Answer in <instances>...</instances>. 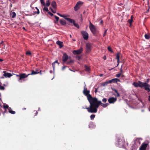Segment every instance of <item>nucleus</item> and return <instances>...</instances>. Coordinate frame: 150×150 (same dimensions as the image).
<instances>
[{
	"instance_id": "1",
	"label": "nucleus",
	"mask_w": 150,
	"mask_h": 150,
	"mask_svg": "<svg viewBox=\"0 0 150 150\" xmlns=\"http://www.w3.org/2000/svg\"><path fill=\"white\" fill-rule=\"evenodd\" d=\"M90 91L89 90H87V88L86 87V86L85 85V86L84 87V89L83 91V94L86 96L87 99L89 101L90 105L89 107H96L98 105H96L95 104V103H97V98H93L92 96L90 94Z\"/></svg>"
},
{
	"instance_id": "2",
	"label": "nucleus",
	"mask_w": 150,
	"mask_h": 150,
	"mask_svg": "<svg viewBox=\"0 0 150 150\" xmlns=\"http://www.w3.org/2000/svg\"><path fill=\"white\" fill-rule=\"evenodd\" d=\"M97 101L98 102H97V103H95V104H96V105H98L97 106H96L94 107H91H91H86L85 108L86 109L88 112H89L91 113H96L97 112V109L98 108L100 105H101V106L104 108H106L109 105L108 103H107L105 104L102 103L101 101L98 100Z\"/></svg>"
},
{
	"instance_id": "3",
	"label": "nucleus",
	"mask_w": 150,
	"mask_h": 150,
	"mask_svg": "<svg viewBox=\"0 0 150 150\" xmlns=\"http://www.w3.org/2000/svg\"><path fill=\"white\" fill-rule=\"evenodd\" d=\"M133 85L136 87H139L141 88H144V89L147 92H150V86L146 82H142L139 81L137 82H134L133 83Z\"/></svg>"
},
{
	"instance_id": "4",
	"label": "nucleus",
	"mask_w": 150,
	"mask_h": 150,
	"mask_svg": "<svg viewBox=\"0 0 150 150\" xmlns=\"http://www.w3.org/2000/svg\"><path fill=\"white\" fill-rule=\"evenodd\" d=\"M16 75L17 77H19L18 81L20 82H22L21 81V80L28 76V75H26V74L25 73H22L19 75L16 74Z\"/></svg>"
},
{
	"instance_id": "5",
	"label": "nucleus",
	"mask_w": 150,
	"mask_h": 150,
	"mask_svg": "<svg viewBox=\"0 0 150 150\" xmlns=\"http://www.w3.org/2000/svg\"><path fill=\"white\" fill-rule=\"evenodd\" d=\"M90 29L92 33L95 35L96 34L98 31L95 26L91 23V22H90Z\"/></svg>"
},
{
	"instance_id": "6",
	"label": "nucleus",
	"mask_w": 150,
	"mask_h": 150,
	"mask_svg": "<svg viewBox=\"0 0 150 150\" xmlns=\"http://www.w3.org/2000/svg\"><path fill=\"white\" fill-rule=\"evenodd\" d=\"M92 48V45L90 43H86V51L87 53L90 52Z\"/></svg>"
},
{
	"instance_id": "7",
	"label": "nucleus",
	"mask_w": 150,
	"mask_h": 150,
	"mask_svg": "<svg viewBox=\"0 0 150 150\" xmlns=\"http://www.w3.org/2000/svg\"><path fill=\"white\" fill-rule=\"evenodd\" d=\"M83 2L82 1H79L78 2L76 6L74 7V9L75 11H77L80 8L81 5H82L83 4Z\"/></svg>"
},
{
	"instance_id": "8",
	"label": "nucleus",
	"mask_w": 150,
	"mask_h": 150,
	"mask_svg": "<svg viewBox=\"0 0 150 150\" xmlns=\"http://www.w3.org/2000/svg\"><path fill=\"white\" fill-rule=\"evenodd\" d=\"M81 33L83 39L85 40H87L88 37V33L84 31H81Z\"/></svg>"
},
{
	"instance_id": "9",
	"label": "nucleus",
	"mask_w": 150,
	"mask_h": 150,
	"mask_svg": "<svg viewBox=\"0 0 150 150\" xmlns=\"http://www.w3.org/2000/svg\"><path fill=\"white\" fill-rule=\"evenodd\" d=\"M83 51V49L81 47L80 49L77 50H74L73 51V53L74 54H79L81 53Z\"/></svg>"
},
{
	"instance_id": "10",
	"label": "nucleus",
	"mask_w": 150,
	"mask_h": 150,
	"mask_svg": "<svg viewBox=\"0 0 150 150\" xmlns=\"http://www.w3.org/2000/svg\"><path fill=\"white\" fill-rule=\"evenodd\" d=\"M117 100L116 98L113 97L110 98L108 100V101L109 103H114Z\"/></svg>"
},
{
	"instance_id": "11",
	"label": "nucleus",
	"mask_w": 150,
	"mask_h": 150,
	"mask_svg": "<svg viewBox=\"0 0 150 150\" xmlns=\"http://www.w3.org/2000/svg\"><path fill=\"white\" fill-rule=\"evenodd\" d=\"M40 1L41 4L44 6H45L47 7H48L50 5V3L49 2V0L47 1L46 4H45L44 0H40Z\"/></svg>"
},
{
	"instance_id": "12",
	"label": "nucleus",
	"mask_w": 150,
	"mask_h": 150,
	"mask_svg": "<svg viewBox=\"0 0 150 150\" xmlns=\"http://www.w3.org/2000/svg\"><path fill=\"white\" fill-rule=\"evenodd\" d=\"M68 59V55L66 53L64 54L62 57V59L63 63L67 62Z\"/></svg>"
},
{
	"instance_id": "13",
	"label": "nucleus",
	"mask_w": 150,
	"mask_h": 150,
	"mask_svg": "<svg viewBox=\"0 0 150 150\" xmlns=\"http://www.w3.org/2000/svg\"><path fill=\"white\" fill-rule=\"evenodd\" d=\"M147 145V144L143 143L139 148L140 150H146Z\"/></svg>"
},
{
	"instance_id": "14",
	"label": "nucleus",
	"mask_w": 150,
	"mask_h": 150,
	"mask_svg": "<svg viewBox=\"0 0 150 150\" xmlns=\"http://www.w3.org/2000/svg\"><path fill=\"white\" fill-rule=\"evenodd\" d=\"M120 80L117 78H115L109 80V82L110 83H117V82H120Z\"/></svg>"
},
{
	"instance_id": "15",
	"label": "nucleus",
	"mask_w": 150,
	"mask_h": 150,
	"mask_svg": "<svg viewBox=\"0 0 150 150\" xmlns=\"http://www.w3.org/2000/svg\"><path fill=\"white\" fill-rule=\"evenodd\" d=\"M51 6L54 9H56L57 5L55 1H52L51 3Z\"/></svg>"
},
{
	"instance_id": "16",
	"label": "nucleus",
	"mask_w": 150,
	"mask_h": 150,
	"mask_svg": "<svg viewBox=\"0 0 150 150\" xmlns=\"http://www.w3.org/2000/svg\"><path fill=\"white\" fill-rule=\"evenodd\" d=\"M4 76L6 77H10L12 76V75L10 73H6V71H4Z\"/></svg>"
},
{
	"instance_id": "17",
	"label": "nucleus",
	"mask_w": 150,
	"mask_h": 150,
	"mask_svg": "<svg viewBox=\"0 0 150 150\" xmlns=\"http://www.w3.org/2000/svg\"><path fill=\"white\" fill-rule=\"evenodd\" d=\"M120 53L118 52L117 53L116 55V59L117 60V62L118 63V64L117 66L115 67H116L118 66L120 62Z\"/></svg>"
},
{
	"instance_id": "18",
	"label": "nucleus",
	"mask_w": 150,
	"mask_h": 150,
	"mask_svg": "<svg viewBox=\"0 0 150 150\" xmlns=\"http://www.w3.org/2000/svg\"><path fill=\"white\" fill-rule=\"evenodd\" d=\"M56 43L60 46V48H61L63 46V42L60 41L58 40L56 42Z\"/></svg>"
},
{
	"instance_id": "19",
	"label": "nucleus",
	"mask_w": 150,
	"mask_h": 150,
	"mask_svg": "<svg viewBox=\"0 0 150 150\" xmlns=\"http://www.w3.org/2000/svg\"><path fill=\"white\" fill-rule=\"evenodd\" d=\"M39 73V72L35 71L34 70H32L31 73L30 74H29L26 75H28V76L30 75H35Z\"/></svg>"
},
{
	"instance_id": "20",
	"label": "nucleus",
	"mask_w": 150,
	"mask_h": 150,
	"mask_svg": "<svg viewBox=\"0 0 150 150\" xmlns=\"http://www.w3.org/2000/svg\"><path fill=\"white\" fill-rule=\"evenodd\" d=\"M65 19L71 23H73L75 21L74 20H73L69 18H65Z\"/></svg>"
},
{
	"instance_id": "21",
	"label": "nucleus",
	"mask_w": 150,
	"mask_h": 150,
	"mask_svg": "<svg viewBox=\"0 0 150 150\" xmlns=\"http://www.w3.org/2000/svg\"><path fill=\"white\" fill-rule=\"evenodd\" d=\"M112 90L114 91L115 92V93L116 94H115L114 95L116 97H119L120 96V94L118 93L117 90L115 89H112Z\"/></svg>"
},
{
	"instance_id": "22",
	"label": "nucleus",
	"mask_w": 150,
	"mask_h": 150,
	"mask_svg": "<svg viewBox=\"0 0 150 150\" xmlns=\"http://www.w3.org/2000/svg\"><path fill=\"white\" fill-rule=\"evenodd\" d=\"M8 112L11 114H14L16 113V112L14 111H13L10 107L8 108Z\"/></svg>"
},
{
	"instance_id": "23",
	"label": "nucleus",
	"mask_w": 150,
	"mask_h": 150,
	"mask_svg": "<svg viewBox=\"0 0 150 150\" xmlns=\"http://www.w3.org/2000/svg\"><path fill=\"white\" fill-rule=\"evenodd\" d=\"M10 16L12 18H14L16 17V14L15 12H12L10 13Z\"/></svg>"
},
{
	"instance_id": "24",
	"label": "nucleus",
	"mask_w": 150,
	"mask_h": 150,
	"mask_svg": "<svg viewBox=\"0 0 150 150\" xmlns=\"http://www.w3.org/2000/svg\"><path fill=\"white\" fill-rule=\"evenodd\" d=\"M109 83H110L109 82V81H108L102 83L101 85L103 86H105L107 85Z\"/></svg>"
},
{
	"instance_id": "25",
	"label": "nucleus",
	"mask_w": 150,
	"mask_h": 150,
	"mask_svg": "<svg viewBox=\"0 0 150 150\" xmlns=\"http://www.w3.org/2000/svg\"><path fill=\"white\" fill-rule=\"evenodd\" d=\"M60 22L61 24L62 25H64L66 24V22L64 20H60Z\"/></svg>"
},
{
	"instance_id": "26",
	"label": "nucleus",
	"mask_w": 150,
	"mask_h": 150,
	"mask_svg": "<svg viewBox=\"0 0 150 150\" xmlns=\"http://www.w3.org/2000/svg\"><path fill=\"white\" fill-rule=\"evenodd\" d=\"M144 37L147 40H149L150 39V36L149 35L145 34Z\"/></svg>"
},
{
	"instance_id": "27",
	"label": "nucleus",
	"mask_w": 150,
	"mask_h": 150,
	"mask_svg": "<svg viewBox=\"0 0 150 150\" xmlns=\"http://www.w3.org/2000/svg\"><path fill=\"white\" fill-rule=\"evenodd\" d=\"M133 21V20L132 19H129L128 20V22L129 24V27L131 26Z\"/></svg>"
},
{
	"instance_id": "28",
	"label": "nucleus",
	"mask_w": 150,
	"mask_h": 150,
	"mask_svg": "<svg viewBox=\"0 0 150 150\" xmlns=\"http://www.w3.org/2000/svg\"><path fill=\"white\" fill-rule=\"evenodd\" d=\"M85 70L87 71H88L90 70V68L88 67V66L85 65Z\"/></svg>"
},
{
	"instance_id": "29",
	"label": "nucleus",
	"mask_w": 150,
	"mask_h": 150,
	"mask_svg": "<svg viewBox=\"0 0 150 150\" xmlns=\"http://www.w3.org/2000/svg\"><path fill=\"white\" fill-rule=\"evenodd\" d=\"M54 17L56 19V21H54L55 23H56L58 22L59 20V17L56 16H54Z\"/></svg>"
},
{
	"instance_id": "30",
	"label": "nucleus",
	"mask_w": 150,
	"mask_h": 150,
	"mask_svg": "<svg viewBox=\"0 0 150 150\" xmlns=\"http://www.w3.org/2000/svg\"><path fill=\"white\" fill-rule=\"evenodd\" d=\"M73 25L75 26L77 28H79V25L78 24L75 23V21L73 23Z\"/></svg>"
},
{
	"instance_id": "31",
	"label": "nucleus",
	"mask_w": 150,
	"mask_h": 150,
	"mask_svg": "<svg viewBox=\"0 0 150 150\" xmlns=\"http://www.w3.org/2000/svg\"><path fill=\"white\" fill-rule=\"evenodd\" d=\"M95 115L92 114L90 116V118L91 120H93L94 118H95Z\"/></svg>"
},
{
	"instance_id": "32",
	"label": "nucleus",
	"mask_w": 150,
	"mask_h": 150,
	"mask_svg": "<svg viewBox=\"0 0 150 150\" xmlns=\"http://www.w3.org/2000/svg\"><path fill=\"white\" fill-rule=\"evenodd\" d=\"M108 50L109 51L112 52H113V51L112 50L111 48L109 46L108 47Z\"/></svg>"
},
{
	"instance_id": "33",
	"label": "nucleus",
	"mask_w": 150,
	"mask_h": 150,
	"mask_svg": "<svg viewBox=\"0 0 150 150\" xmlns=\"http://www.w3.org/2000/svg\"><path fill=\"white\" fill-rule=\"evenodd\" d=\"M43 11H48V9L47 7H45L43 9Z\"/></svg>"
},
{
	"instance_id": "34",
	"label": "nucleus",
	"mask_w": 150,
	"mask_h": 150,
	"mask_svg": "<svg viewBox=\"0 0 150 150\" xmlns=\"http://www.w3.org/2000/svg\"><path fill=\"white\" fill-rule=\"evenodd\" d=\"M107 101V99L106 98H103L102 100V101L104 103H105Z\"/></svg>"
},
{
	"instance_id": "35",
	"label": "nucleus",
	"mask_w": 150,
	"mask_h": 150,
	"mask_svg": "<svg viewBox=\"0 0 150 150\" xmlns=\"http://www.w3.org/2000/svg\"><path fill=\"white\" fill-rule=\"evenodd\" d=\"M76 58L78 60H80L81 58V56H76Z\"/></svg>"
},
{
	"instance_id": "36",
	"label": "nucleus",
	"mask_w": 150,
	"mask_h": 150,
	"mask_svg": "<svg viewBox=\"0 0 150 150\" xmlns=\"http://www.w3.org/2000/svg\"><path fill=\"white\" fill-rule=\"evenodd\" d=\"M57 14L59 16L61 17H63V18H65V16L63 15H62L59 13H57Z\"/></svg>"
},
{
	"instance_id": "37",
	"label": "nucleus",
	"mask_w": 150,
	"mask_h": 150,
	"mask_svg": "<svg viewBox=\"0 0 150 150\" xmlns=\"http://www.w3.org/2000/svg\"><path fill=\"white\" fill-rule=\"evenodd\" d=\"M26 55H31V52L30 51H27L26 52Z\"/></svg>"
},
{
	"instance_id": "38",
	"label": "nucleus",
	"mask_w": 150,
	"mask_h": 150,
	"mask_svg": "<svg viewBox=\"0 0 150 150\" xmlns=\"http://www.w3.org/2000/svg\"><path fill=\"white\" fill-rule=\"evenodd\" d=\"M73 61L72 60H71L69 61H68L67 63V64H69L71 63H73Z\"/></svg>"
},
{
	"instance_id": "39",
	"label": "nucleus",
	"mask_w": 150,
	"mask_h": 150,
	"mask_svg": "<svg viewBox=\"0 0 150 150\" xmlns=\"http://www.w3.org/2000/svg\"><path fill=\"white\" fill-rule=\"evenodd\" d=\"M121 73H119L117 74H116V76L117 77L119 78L121 76Z\"/></svg>"
},
{
	"instance_id": "40",
	"label": "nucleus",
	"mask_w": 150,
	"mask_h": 150,
	"mask_svg": "<svg viewBox=\"0 0 150 150\" xmlns=\"http://www.w3.org/2000/svg\"><path fill=\"white\" fill-rule=\"evenodd\" d=\"M50 8L51 9V11H52V12L54 13H55L56 12V10L54 9V10H53L52 8Z\"/></svg>"
},
{
	"instance_id": "41",
	"label": "nucleus",
	"mask_w": 150,
	"mask_h": 150,
	"mask_svg": "<svg viewBox=\"0 0 150 150\" xmlns=\"http://www.w3.org/2000/svg\"><path fill=\"white\" fill-rule=\"evenodd\" d=\"M107 31V29H106L105 30V31L103 35V37H105V36L106 34Z\"/></svg>"
},
{
	"instance_id": "42",
	"label": "nucleus",
	"mask_w": 150,
	"mask_h": 150,
	"mask_svg": "<svg viewBox=\"0 0 150 150\" xmlns=\"http://www.w3.org/2000/svg\"><path fill=\"white\" fill-rule=\"evenodd\" d=\"M4 108L5 109H8V105H4Z\"/></svg>"
},
{
	"instance_id": "43",
	"label": "nucleus",
	"mask_w": 150,
	"mask_h": 150,
	"mask_svg": "<svg viewBox=\"0 0 150 150\" xmlns=\"http://www.w3.org/2000/svg\"><path fill=\"white\" fill-rule=\"evenodd\" d=\"M47 13L48 14L50 15L51 16H52L54 15V14L50 11H48Z\"/></svg>"
},
{
	"instance_id": "44",
	"label": "nucleus",
	"mask_w": 150,
	"mask_h": 150,
	"mask_svg": "<svg viewBox=\"0 0 150 150\" xmlns=\"http://www.w3.org/2000/svg\"><path fill=\"white\" fill-rule=\"evenodd\" d=\"M5 89V88L3 86H0V90H4Z\"/></svg>"
},
{
	"instance_id": "45",
	"label": "nucleus",
	"mask_w": 150,
	"mask_h": 150,
	"mask_svg": "<svg viewBox=\"0 0 150 150\" xmlns=\"http://www.w3.org/2000/svg\"><path fill=\"white\" fill-rule=\"evenodd\" d=\"M122 65L121 66V68L120 69V73H121V74H122V73L123 72V71H122Z\"/></svg>"
},
{
	"instance_id": "46",
	"label": "nucleus",
	"mask_w": 150,
	"mask_h": 150,
	"mask_svg": "<svg viewBox=\"0 0 150 150\" xmlns=\"http://www.w3.org/2000/svg\"><path fill=\"white\" fill-rule=\"evenodd\" d=\"M35 8L37 10V13L38 14L40 13V12H39V9L37 8V7H36Z\"/></svg>"
},
{
	"instance_id": "47",
	"label": "nucleus",
	"mask_w": 150,
	"mask_h": 150,
	"mask_svg": "<svg viewBox=\"0 0 150 150\" xmlns=\"http://www.w3.org/2000/svg\"><path fill=\"white\" fill-rule=\"evenodd\" d=\"M55 63L54 62L52 63V66L53 67V69H54V68L55 67Z\"/></svg>"
},
{
	"instance_id": "48",
	"label": "nucleus",
	"mask_w": 150,
	"mask_h": 150,
	"mask_svg": "<svg viewBox=\"0 0 150 150\" xmlns=\"http://www.w3.org/2000/svg\"><path fill=\"white\" fill-rule=\"evenodd\" d=\"M66 66H64L62 67V70H63L66 67Z\"/></svg>"
},
{
	"instance_id": "49",
	"label": "nucleus",
	"mask_w": 150,
	"mask_h": 150,
	"mask_svg": "<svg viewBox=\"0 0 150 150\" xmlns=\"http://www.w3.org/2000/svg\"><path fill=\"white\" fill-rule=\"evenodd\" d=\"M54 62L56 63H58V64H59V63L58 62V61L57 60H56V61H55Z\"/></svg>"
},
{
	"instance_id": "50",
	"label": "nucleus",
	"mask_w": 150,
	"mask_h": 150,
	"mask_svg": "<svg viewBox=\"0 0 150 150\" xmlns=\"http://www.w3.org/2000/svg\"><path fill=\"white\" fill-rule=\"evenodd\" d=\"M103 23V21L102 20H101L100 22V24H102Z\"/></svg>"
},
{
	"instance_id": "51",
	"label": "nucleus",
	"mask_w": 150,
	"mask_h": 150,
	"mask_svg": "<svg viewBox=\"0 0 150 150\" xmlns=\"http://www.w3.org/2000/svg\"><path fill=\"white\" fill-rule=\"evenodd\" d=\"M138 139H142L141 138H137L136 139L135 141H137Z\"/></svg>"
},
{
	"instance_id": "52",
	"label": "nucleus",
	"mask_w": 150,
	"mask_h": 150,
	"mask_svg": "<svg viewBox=\"0 0 150 150\" xmlns=\"http://www.w3.org/2000/svg\"><path fill=\"white\" fill-rule=\"evenodd\" d=\"M3 59L0 58V62H2L3 61Z\"/></svg>"
},
{
	"instance_id": "53",
	"label": "nucleus",
	"mask_w": 150,
	"mask_h": 150,
	"mask_svg": "<svg viewBox=\"0 0 150 150\" xmlns=\"http://www.w3.org/2000/svg\"><path fill=\"white\" fill-rule=\"evenodd\" d=\"M97 88H95V93H97Z\"/></svg>"
},
{
	"instance_id": "54",
	"label": "nucleus",
	"mask_w": 150,
	"mask_h": 150,
	"mask_svg": "<svg viewBox=\"0 0 150 150\" xmlns=\"http://www.w3.org/2000/svg\"><path fill=\"white\" fill-rule=\"evenodd\" d=\"M148 100L149 101H150V96H149Z\"/></svg>"
},
{
	"instance_id": "55",
	"label": "nucleus",
	"mask_w": 150,
	"mask_h": 150,
	"mask_svg": "<svg viewBox=\"0 0 150 150\" xmlns=\"http://www.w3.org/2000/svg\"><path fill=\"white\" fill-rule=\"evenodd\" d=\"M133 16H131V19H133Z\"/></svg>"
},
{
	"instance_id": "56",
	"label": "nucleus",
	"mask_w": 150,
	"mask_h": 150,
	"mask_svg": "<svg viewBox=\"0 0 150 150\" xmlns=\"http://www.w3.org/2000/svg\"><path fill=\"white\" fill-rule=\"evenodd\" d=\"M121 76H122V77H124V75L123 74H121Z\"/></svg>"
},
{
	"instance_id": "57",
	"label": "nucleus",
	"mask_w": 150,
	"mask_h": 150,
	"mask_svg": "<svg viewBox=\"0 0 150 150\" xmlns=\"http://www.w3.org/2000/svg\"><path fill=\"white\" fill-rule=\"evenodd\" d=\"M103 74H100V76H103Z\"/></svg>"
},
{
	"instance_id": "58",
	"label": "nucleus",
	"mask_w": 150,
	"mask_h": 150,
	"mask_svg": "<svg viewBox=\"0 0 150 150\" xmlns=\"http://www.w3.org/2000/svg\"><path fill=\"white\" fill-rule=\"evenodd\" d=\"M6 112V109H5V111L4 112V113Z\"/></svg>"
},
{
	"instance_id": "59",
	"label": "nucleus",
	"mask_w": 150,
	"mask_h": 150,
	"mask_svg": "<svg viewBox=\"0 0 150 150\" xmlns=\"http://www.w3.org/2000/svg\"><path fill=\"white\" fill-rule=\"evenodd\" d=\"M38 112H36L35 115H36L37 114H38Z\"/></svg>"
},
{
	"instance_id": "60",
	"label": "nucleus",
	"mask_w": 150,
	"mask_h": 150,
	"mask_svg": "<svg viewBox=\"0 0 150 150\" xmlns=\"http://www.w3.org/2000/svg\"><path fill=\"white\" fill-rule=\"evenodd\" d=\"M106 59V57H104V59Z\"/></svg>"
},
{
	"instance_id": "61",
	"label": "nucleus",
	"mask_w": 150,
	"mask_h": 150,
	"mask_svg": "<svg viewBox=\"0 0 150 150\" xmlns=\"http://www.w3.org/2000/svg\"><path fill=\"white\" fill-rule=\"evenodd\" d=\"M106 59V57H104V59Z\"/></svg>"
},
{
	"instance_id": "62",
	"label": "nucleus",
	"mask_w": 150,
	"mask_h": 150,
	"mask_svg": "<svg viewBox=\"0 0 150 150\" xmlns=\"http://www.w3.org/2000/svg\"><path fill=\"white\" fill-rule=\"evenodd\" d=\"M70 37L71 38V35H70Z\"/></svg>"
},
{
	"instance_id": "63",
	"label": "nucleus",
	"mask_w": 150,
	"mask_h": 150,
	"mask_svg": "<svg viewBox=\"0 0 150 150\" xmlns=\"http://www.w3.org/2000/svg\"><path fill=\"white\" fill-rule=\"evenodd\" d=\"M23 29H25V28H24V27H23Z\"/></svg>"
},
{
	"instance_id": "64",
	"label": "nucleus",
	"mask_w": 150,
	"mask_h": 150,
	"mask_svg": "<svg viewBox=\"0 0 150 150\" xmlns=\"http://www.w3.org/2000/svg\"><path fill=\"white\" fill-rule=\"evenodd\" d=\"M26 109V108H24V109Z\"/></svg>"
}]
</instances>
